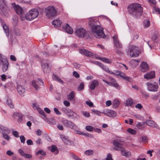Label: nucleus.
I'll return each instance as SVG.
<instances>
[{
    "label": "nucleus",
    "mask_w": 160,
    "mask_h": 160,
    "mask_svg": "<svg viewBox=\"0 0 160 160\" xmlns=\"http://www.w3.org/2000/svg\"><path fill=\"white\" fill-rule=\"evenodd\" d=\"M73 75L76 78H78L80 77L79 74L76 71H74L73 72Z\"/></svg>",
    "instance_id": "5fc2aeb1"
},
{
    "label": "nucleus",
    "mask_w": 160,
    "mask_h": 160,
    "mask_svg": "<svg viewBox=\"0 0 160 160\" xmlns=\"http://www.w3.org/2000/svg\"><path fill=\"white\" fill-rule=\"evenodd\" d=\"M18 152L20 155L22 157H23L24 155L25 154L23 150H22L21 149H19L18 150Z\"/></svg>",
    "instance_id": "864d4df0"
},
{
    "label": "nucleus",
    "mask_w": 160,
    "mask_h": 160,
    "mask_svg": "<svg viewBox=\"0 0 160 160\" xmlns=\"http://www.w3.org/2000/svg\"><path fill=\"white\" fill-rule=\"evenodd\" d=\"M75 96V93L73 91H72L69 95L67 96V98L69 100L73 99Z\"/></svg>",
    "instance_id": "72a5a7b5"
},
{
    "label": "nucleus",
    "mask_w": 160,
    "mask_h": 160,
    "mask_svg": "<svg viewBox=\"0 0 160 160\" xmlns=\"http://www.w3.org/2000/svg\"><path fill=\"white\" fill-rule=\"evenodd\" d=\"M46 15L49 18L55 16L57 12L54 8L53 6H49L45 9Z\"/></svg>",
    "instance_id": "423d86ee"
},
{
    "label": "nucleus",
    "mask_w": 160,
    "mask_h": 160,
    "mask_svg": "<svg viewBox=\"0 0 160 160\" xmlns=\"http://www.w3.org/2000/svg\"><path fill=\"white\" fill-rule=\"evenodd\" d=\"M14 10L16 13L20 17H22L23 16L24 14L23 10L20 6L18 5L15 6Z\"/></svg>",
    "instance_id": "4468645a"
},
{
    "label": "nucleus",
    "mask_w": 160,
    "mask_h": 160,
    "mask_svg": "<svg viewBox=\"0 0 160 160\" xmlns=\"http://www.w3.org/2000/svg\"><path fill=\"white\" fill-rule=\"evenodd\" d=\"M99 82L97 80H94L91 83L90 86V88L91 90H94L95 87L98 85Z\"/></svg>",
    "instance_id": "393cba45"
},
{
    "label": "nucleus",
    "mask_w": 160,
    "mask_h": 160,
    "mask_svg": "<svg viewBox=\"0 0 160 160\" xmlns=\"http://www.w3.org/2000/svg\"><path fill=\"white\" fill-rule=\"evenodd\" d=\"M114 43L116 48V52L117 54L120 55L123 53L122 49V44L119 41L117 36L114 35L112 37Z\"/></svg>",
    "instance_id": "7ed1b4c3"
},
{
    "label": "nucleus",
    "mask_w": 160,
    "mask_h": 160,
    "mask_svg": "<svg viewBox=\"0 0 160 160\" xmlns=\"http://www.w3.org/2000/svg\"><path fill=\"white\" fill-rule=\"evenodd\" d=\"M62 122L64 126L67 128L73 129L76 127V126L70 121L64 119L62 121Z\"/></svg>",
    "instance_id": "1a4fd4ad"
},
{
    "label": "nucleus",
    "mask_w": 160,
    "mask_h": 160,
    "mask_svg": "<svg viewBox=\"0 0 160 160\" xmlns=\"http://www.w3.org/2000/svg\"><path fill=\"white\" fill-rule=\"evenodd\" d=\"M86 129L88 131H92L93 128L90 126H87L86 127Z\"/></svg>",
    "instance_id": "de8ad7c7"
},
{
    "label": "nucleus",
    "mask_w": 160,
    "mask_h": 160,
    "mask_svg": "<svg viewBox=\"0 0 160 160\" xmlns=\"http://www.w3.org/2000/svg\"><path fill=\"white\" fill-rule=\"evenodd\" d=\"M63 103L66 106L68 107L70 106V103L68 101H64L63 102Z\"/></svg>",
    "instance_id": "774afa93"
},
{
    "label": "nucleus",
    "mask_w": 160,
    "mask_h": 160,
    "mask_svg": "<svg viewBox=\"0 0 160 160\" xmlns=\"http://www.w3.org/2000/svg\"><path fill=\"white\" fill-rule=\"evenodd\" d=\"M128 10L129 14L136 17L142 12L143 8L141 4L138 3H133L128 6Z\"/></svg>",
    "instance_id": "f03ea898"
},
{
    "label": "nucleus",
    "mask_w": 160,
    "mask_h": 160,
    "mask_svg": "<svg viewBox=\"0 0 160 160\" xmlns=\"http://www.w3.org/2000/svg\"><path fill=\"white\" fill-rule=\"evenodd\" d=\"M113 144L115 146L117 147V148H114L115 150L119 151L121 152L125 151V148L122 147V144L117 140H114L113 141Z\"/></svg>",
    "instance_id": "f8f14e48"
},
{
    "label": "nucleus",
    "mask_w": 160,
    "mask_h": 160,
    "mask_svg": "<svg viewBox=\"0 0 160 160\" xmlns=\"http://www.w3.org/2000/svg\"><path fill=\"white\" fill-rule=\"evenodd\" d=\"M61 138L65 144L69 145L71 144L72 142L68 138L64 136H61Z\"/></svg>",
    "instance_id": "412c9836"
},
{
    "label": "nucleus",
    "mask_w": 160,
    "mask_h": 160,
    "mask_svg": "<svg viewBox=\"0 0 160 160\" xmlns=\"http://www.w3.org/2000/svg\"><path fill=\"white\" fill-rule=\"evenodd\" d=\"M6 154L8 156H11L14 154V153L13 152L9 150L7 152Z\"/></svg>",
    "instance_id": "69168bd1"
},
{
    "label": "nucleus",
    "mask_w": 160,
    "mask_h": 160,
    "mask_svg": "<svg viewBox=\"0 0 160 160\" xmlns=\"http://www.w3.org/2000/svg\"><path fill=\"white\" fill-rule=\"evenodd\" d=\"M5 32L6 36L8 37L9 35V31L8 27L6 24H3L2 26Z\"/></svg>",
    "instance_id": "c85d7f7f"
},
{
    "label": "nucleus",
    "mask_w": 160,
    "mask_h": 160,
    "mask_svg": "<svg viewBox=\"0 0 160 160\" xmlns=\"http://www.w3.org/2000/svg\"><path fill=\"white\" fill-rule=\"evenodd\" d=\"M146 85L148 91L153 92H156L158 91V86L156 82H148Z\"/></svg>",
    "instance_id": "0eeeda50"
},
{
    "label": "nucleus",
    "mask_w": 160,
    "mask_h": 160,
    "mask_svg": "<svg viewBox=\"0 0 160 160\" xmlns=\"http://www.w3.org/2000/svg\"><path fill=\"white\" fill-rule=\"evenodd\" d=\"M97 20L91 19L88 22L89 26L92 32L96 33L99 38H104L106 35L103 32V29L100 26L98 25Z\"/></svg>",
    "instance_id": "f257e3e1"
},
{
    "label": "nucleus",
    "mask_w": 160,
    "mask_h": 160,
    "mask_svg": "<svg viewBox=\"0 0 160 160\" xmlns=\"http://www.w3.org/2000/svg\"><path fill=\"white\" fill-rule=\"evenodd\" d=\"M13 118H18V121H21L22 119V115L20 113L16 112H14L13 115Z\"/></svg>",
    "instance_id": "b1692460"
},
{
    "label": "nucleus",
    "mask_w": 160,
    "mask_h": 160,
    "mask_svg": "<svg viewBox=\"0 0 160 160\" xmlns=\"http://www.w3.org/2000/svg\"><path fill=\"white\" fill-rule=\"evenodd\" d=\"M76 35L78 37L82 38L86 33V31L83 28H81L76 30L75 32Z\"/></svg>",
    "instance_id": "9b49d317"
},
{
    "label": "nucleus",
    "mask_w": 160,
    "mask_h": 160,
    "mask_svg": "<svg viewBox=\"0 0 160 160\" xmlns=\"http://www.w3.org/2000/svg\"><path fill=\"white\" fill-rule=\"evenodd\" d=\"M98 59L101 60L102 61H103L106 63H110L111 61L108 58H100L99 57L98 58Z\"/></svg>",
    "instance_id": "2f4dec72"
},
{
    "label": "nucleus",
    "mask_w": 160,
    "mask_h": 160,
    "mask_svg": "<svg viewBox=\"0 0 160 160\" xmlns=\"http://www.w3.org/2000/svg\"><path fill=\"white\" fill-rule=\"evenodd\" d=\"M112 156L110 154H108L106 160H113Z\"/></svg>",
    "instance_id": "338daca9"
},
{
    "label": "nucleus",
    "mask_w": 160,
    "mask_h": 160,
    "mask_svg": "<svg viewBox=\"0 0 160 160\" xmlns=\"http://www.w3.org/2000/svg\"><path fill=\"white\" fill-rule=\"evenodd\" d=\"M84 153L87 155H90L93 154V151L92 150H88L86 151Z\"/></svg>",
    "instance_id": "58836bf2"
},
{
    "label": "nucleus",
    "mask_w": 160,
    "mask_h": 160,
    "mask_svg": "<svg viewBox=\"0 0 160 160\" xmlns=\"http://www.w3.org/2000/svg\"><path fill=\"white\" fill-rule=\"evenodd\" d=\"M127 131L129 133L133 135H135L137 133V131L136 130L133 129L131 128H129L128 129Z\"/></svg>",
    "instance_id": "4c0bfd02"
},
{
    "label": "nucleus",
    "mask_w": 160,
    "mask_h": 160,
    "mask_svg": "<svg viewBox=\"0 0 160 160\" xmlns=\"http://www.w3.org/2000/svg\"><path fill=\"white\" fill-rule=\"evenodd\" d=\"M92 112H94V113L96 114L97 115L99 116H101V112L100 111L94 109L92 110Z\"/></svg>",
    "instance_id": "603ef678"
},
{
    "label": "nucleus",
    "mask_w": 160,
    "mask_h": 160,
    "mask_svg": "<svg viewBox=\"0 0 160 160\" xmlns=\"http://www.w3.org/2000/svg\"><path fill=\"white\" fill-rule=\"evenodd\" d=\"M102 113L110 117H114L116 116V113L113 110L109 109L104 110Z\"/></svg>",
    "instance_id": "ddd939ff"
},
{
    "label": "nucleus",
    "mask_w": 160,
    "mask_h": 160,
    "mask_svg": "<svg viewBox=\"0 0 160 160\" xmlns=\"http://www.w3.org/2000/svg\"><path fill=\"white\" fill-rule=\"evenodd\" d=\"M63 29L65 30L67 33L72 34L73 32V30L70 26L67 24L63 28Z\"/></svg>",
    "instance_id": "5701e85b"
},
{
    "label": "nucleus",
    "mask_w": 160,
    "mask_h": 160,
    "mask_svg": "<svg viewBox=\"0 0 160 160\" xmlns=\"http://www.w3.org/2000/svg\"><path fill=\"white\" fill-rule=\"evenodd\" d=\"M61 23V22L58 19L55 20L52 22V24L55 27H60Z\"/></svg>",
    "instance_id": "a878e982"
},
{
    "label": "nucleus",
    "mask_w": 160,
    "mask_h": 160,
    "mask_svg": "<svg viewBox=\"0 0 160 160\" xmlns=\"http://www.w3.org/2000/svg\"><path fill=\"white\" fill-rule=\"evenodd\" d=\"M17 90L19 94L22 96H24V93L25 92V89L22 85H18L17 87Z\"/></svg>",
    "instance_id": "6ab92c4d"
},
{
    "label": "nucleus",
    "mask_w": 160,
    "mask_h": 160,
    "mask_svg": "<svg viewBox=\"0 0 160 160\" xmlns=\"http://www.w3.org/2000/svg\"><path fill=\"white\" fill-rule=\"evenodd\" d=\"M39 154H41L43 156H44L46 154V152L43 151L39 150L36 152V155H38Z\"/></svg>",
    "instance_id": "37998d69"
},
{
    "label": "nucleus",
    "mask_w": 160,
    "mask_h": 160,
    "mask_svg": "<svg viewBox=\"0 0 160 160\" xmlns=\"http://www.w3.org/2000/svg\"><path fill=\"white\" fill-rule=\"evenodd\" d=\"M135 108H138L139 109H141L142 108V106L140 103H138L136 105Z\"/></svg>",
    "instance_id": "0e129e2a"
},
{
    "label": "nucleus",
    "mask_w": 160,
    "mask_h": 160,
    "mask_svg": "<svg viewBox=\"0 0 160 160\" xmlns=\"http://www.w3.org/2000/svg\"><path fill=\"white\" fill-rule=\"evenodd\" d=\"M119 101L117 99H115L113 102V107L116 108L119 104Z\"/></svg>",
    "instance_id": "7c9ffc66"
},
{
    "label": "nucleus",
    "mask_w": 160,
    "mask_h": 160,
    "mask_svg": "<svg viewBox=\"0 0 160 160\" xmlns=\"http://www.w3.org/2000/svg\"><path fill=\"white\" fill-rule=\"evenodd\" d=\"M42 67L44 73H49L50 72L51 69L49 68L48 64L44 63H42Z\"/></svg>",
    "instance_id": "2eb2a0df"
},
{
    "label": "nucleus",
    "mask_w": 160,
    "mask_h": 160,
    "mask_svg": "<svg viewBox=\"0 0 160 160\" xmlns=\"http://www.w3.org/2000/svg\"><path fill=\"white\" fill-rule=\"evenodd\" d=\"M86 103L87 105L89 106L90 107H92L93 106V104L90 101H87L86 102Z\"/></svg>",
    "instance_id": "4d7b16f0"
},
{
    "label": "nucleus",
    "mask_w": 160,
    "mask_h": 160,
    "mask_svg": "<svg viewBox=\"0 0 160 160\" xmlns=\"http://www.w3.org/2000/svg\"><path fill=\"white\" fill-rule=\"evenodd\" d=\"M23 157H24L25 158H26L30 159L32 158V155H31L25 153Z\"/></svg>",
    "instance_id": "680f3d73"
},
{
    "label": "nucleus",
    "mask_w": 160,
    "mask_h": 160,
    "mask_svg": "<svg viewBox=\"0 0 160 160\" xmlns=\"http://www.w3.org/2000/svg\"><path fill=\"white\" fill-rule=\"evenodd\" d=\"M79 52L81 54L84 55L86 57L93 58L94 57V54L91 52L86 49H80L79 50Z\"/></svg>",
    "instance_id": "9d476101"
},
{
    "label": "nucleus",
    "mask_w": 160,
    "mask_h": 160,
    "mask_svg": "<svg viewBox=\"0 0 160 160\" xmlns=\"http://www.w3.org/2000/svg\"><path fill=\"white\" fill-rule=\"evenodd\" d=\"M95 63L97 64H98L99 65V66L101 67L102 69L104 67V66L102 64V63H101L100 62H95Z\"/></svg>",
    "instance_id": "e2e57ef3"
},
{
    "label": "nucleus",
    "mask_w": 160,
    "mask_h": 160,
    "mask_svg": "<svg viewBox=\"0 0 160 160\" xmlns=\"http://www.w3.org/2000/svg\"><path fill=\"white\" fill-rule=\"evenodd\" d=\"M141 67V71L143 72L147 71L149 69L148 65L146 62H142Z\"/></svg>",
    "instance_id": "f3484780"
},
{
    "label": "nucleus",
    "mask_w": 160,
    "mask_h": 160,
    "mask_svg": "<svg viewBox=\"0 0 160 160\" xmlns=\"http://www.w3.org/2000/svg\"><path fill=\"white\" fill-rule=\"evenodd\" d=\"M38 11L37 9H32L25 15V18L27 20H32L38 17Z\"/></svg>",
    "instance_id": "20e7f679"
},
{
    "label": "nucleus",
    "mask_w": 160,
    "mask_h": 160,
    "mask_svg": "<svg viewBox=\"0 0 160 160\" xmlns=\"http://www.w3.org/2000/svg\"><path fill=\"white\" fill-rule=\"evenodd\" d=\"M122 154L125 157H129L131 156V153L130 152H122Z\"/></svg>",
    "instance_id": "ea45409f"
},
{
    "label": "nucleus",
    "mask_w": 160,
    "mask_h": 160,
    "mask_svg": "<svg viewBox=\"0 0 160 160\" xmlns=\"http://www.w3.org/2000/svg\"><path fill=\"white\" fill-rule=\"evenodd\" d=\"M53 79L56 80L57 81L59 82L62 83L63 82V81L57 75L53 74L52 76Z\"/></svg>",
    "instance_id": "c9c22d12"
},
{
    "label": "nucleus",
    "mask_w": 160,
    "mask_h": 160,
    "mask_svg": "<svg viewBox=\"0 0 160 160\" xmlns=\"http://www.w3.org/2000/svg\"><path fill=\"white\" fill-rule=\"evenodd\" d=\"M51 150L52 152H54L55 151H57V153H56V154L58 153V152L57 151V147L55 145H52V146Z\"/></svg>",
    "instance_id": "a19ab883"
},
{
    "label": "nucleus",
    "mask_w": 160,
    "mask_h": 160,
    "mask_svg": "<svg viewBox=\"0 0 160 160\" xmlns=\"http://www.w3.org/2000/svg\"><path fill=\"white\" fill-rule=\"evenodd\" d=\"M130 55L131 57H137L140 53L139 48L133 45L129 47Z\"/></svg>",
    "instance_id": "39448f33"
},
{
    "label": "nucleus",
    "mask_w": 160,
    "mask_h": 160,
    "mask_svg": "<svg viewBox=\"0 0 160 160\" xmlns=\"http://www.w3.org/2000/svg\"><path fill=\"white\" fill-rule=\"evenodd\" d=\"M12 134L16 138H18L19 136L18 135V133L17 131H13Z\"/></svg>",
    "instance_id": "13d9d810"
},
{
    "label": "nucleus",
    "mask_w": 160,
    "mask_h": 160,
    "mask_svg": "<svg viewBox=\"0 0 160 160\" xmlns=\"http://www.w3.org/2000/svg\"><path fill=\"white\" fill-rule=\"evenodd\" d=\"M20 138L21 142L24 144L25 143V138L24 136L23 135H21L20 137Z\"/></svg>",
    "instance_id": "09e8293b"
},
{
    "label": "nucleus",
    "mask_w": 160,
    "mask_h": 160,
    "mask_svg": "<svg viewBox=\"0 0 160 160\" xmlns=\"http://www.w3.org/2000/svg\"><path fill=\"white\" fill-rule=\"evenodd\" d=\"M150 25V22L149 20H144L143 22V25L146 28H148Z\"/></svg>",
    "instance_id": "f704fd0d"
},
{
    "label": "nucleus",
    "mask_w": 160,
    "mask_h": 160,
    "mask_svg": "<svg viewBox=\"0 0 160 160\" xmlns=\"http://www.w3.org/2000/svg\"><path fill=\"white\" fill-rule=\"evenodd\" d=\"M3 136L4 138L7 140H9L10 139L9 137L6 133H3Z\"/></svg>",
    "instance_id": "6e6d98bb"
},
{
    "label": "nucleus",
    "mask_w": 160,
    "mask_h": 160,
    "mask_svg": "<svg viewBox=\"0 0 160 160\" xmlns=\"http://www.w3.org/2000/svg\"><path fill=\"white\" fill-rule=\"evenodd\" d=\"M146 123L150 127L154 128H157V125L152 120H147L146 122Z\"/></svg>",
    "instance_id": "4be33fe9"
},
{
    "label": "nucleus",
    "mask_w": 160,
    "mask_h": 160,
    "mask_svg": "<svg viewBox=\"0 0 160 160\" xmlns=\"http://www.w3.org/2000/svg\"><path fill=\"white\" fill-rule=\"evenodd\" d=\"M53 110L57 115H61V113L59 112L58 109L57 108H54Z\"/></svg>",
    "instance_id": "bf43d9fd"
},
{
    "label": "nucleus",
    "mask_w": 160,
    "mask_h": 160,
    "mask_svg": "<svg viewBox=\"0 0 160 160\" xmlns=\"http://www.w3.org/2000/svg\"><path fill=\"white\" fill-rule=\"evenodd\" d=\"M73 66L76 69H79L81 67V65L77 63H74L73 64Z\"/></svg>",
    "instance_id": "3c124183"
},
{
    "label": "nucleus",
    "mask_w": 160,
    "mask_h": 160,
    "mask_svg": "<svg viewBox=\"0 0 160 160\" xmlns=\"http://www.w3.org/2000/svg\"><path fill=\"white\" fill-rule=\"evenodd\" d=\"M27 143L28 145H33V142L31 139H28L27 141Z\"/></svg>",
    "instance_id": "052dcab7"
},
{
    "label": "nucleus",
    "mask_w": 160,
    "mask_h": 160,
    "mask_svg": "<svg viewBox=\"0 0 160 160\" xmlns=\"http://www.w3.org/2000/svg\"><path fill=\"white\" fill-rule=\"evenodd\" d=\"M111 82H110L109 85L115 87L116 88L118 89H120L121 88L120 86L118 84L116 80L114 78H112L111 79Z\"/></svg>",
    "instance_id": "dca6fc26"
},
{
    "label": "nucleus",
    "mask_w": 160,
    "mask_h": 160,
    "mask_svg": "<svg viewBox=\"0 0 160 160\" xmlns=\"http://www.w3.org/2000/svg\"><path fill=\"white\" fill-rule=\"evenodd\" d=\"M37 110H38L39 113L43 116L44 117L43 119H46V115L44 111L41 109V108H37Z\"/></svg>",
    "instance_id": "c756f323"
},
{
    "label": "nucleus",
    "mask_w": 160,
    "mask_h": 160,
    "mask_svg": "<svg viewBox=\"0 0 160 160\" xmlns=\"http://www.w3.org/2000/svg\"><path fill=\"white\" fill-rule=\"evenodd\" d=\"M32 86L35 88L36 90H38L39 88L38 86L36 84V82L35 81L33 80L32 81Z\"/></svg>",
    "instance_id": "e433bc0d"
},
{
    "label": "nucleus",
    "mask_w": 160,
    "mask_h": 160,
    "mask_svg": "<svg viewBox=\"0 0 160 160\" xmlns=\"http://www.w3.org/2000/svg\"><path fill=\"white\" fill-rule=\"evenodd\" d=\"M145 124L146 122H141L138 123L136 125V126L139 129H142L145 128Z\"/></svg>",
    "instance_id": "bb28decb"
},
{
    "label": "nucleus",
    "mask_w": 160,
    "mask_h": 160,
    "mask_svg": "<svg viewBox=\"0 0 160 160\" xmlns=\"http://www.w3.org/2000/svg\"><path fill=\"white\" fill-rule=\"evenodd\" d=\"M142 141L145 143H147L148 141V139L146 136L142 137H141Z\"/></svg>",
    "instance_id": "8fccbe9b"
},
{
    "label": "nucleus",
    "mask_w": 160,
    "mask_h": 160,
    "mask_svg": "<svg viewBox=\"0 0 160 160\" xmlns=\"http://www.w3.org/2000/svg\"><path fill=\"white\" fill-rule=\"evenodd\" d=\"M82 113L83 115L85 117L88 118L90 117V114L88 112L86 111H83L82 112Z\"/></svg>",
    "instance_id": "49530a36"
},
{
    "label": "nucleus",
    "mask_w": 160,
    "mask_h": 160,
    "mask_svg": "<svg viewBox=\"0 0 160 160\" xmlns=\"http://www.w3.org/2000/svg\"><path fill=\"white\" fill-rule=\"evenodd\" d=\"M133 104V101L132 98H130L126 100L125 105L127 106H131Z\"/></svg>",
    "instance_id": "cd10ccee"
},
{
    "label": "nucleus",
    "mask_w": 160,
    "mask_h": 160,
    "mask_svg": "<svg viewBox=\"0 0 160 160\" xmlns=\"http://www.w3.org/2000/svg\"><path fill=\"white\" fill-rule=\"evenodd\" d=\"M2 54H0V62L2 64V71L4 72L7 70L9 63L7 58L2 57Z\"/></svg>",
    "instance_id": "6e6552de"
},
{
    "label": "nucleus",
    "mask_w": 160,
    "mask_h": 160,
    "mask_svg": "<svg viewBox=\"0 0 160 160\" xmlns=\"http://www.w3.org/2000/svg\"><path fill=\"white\" fill-rule=\"evenodd\" d=\"M155 76L154 72L152 71L144 75V78L148 80L154 78Z\"/></svg>",
    "instance_id": "aec40b11"
},
{
    "label": "nucleus",
    "mask_w": 160,
    "mask_h": 160,
    "mask_svg": "<svg viewBox=\"0 0 160 160\" xmlns=\"http://www.w3.org/2000/svg\"><path fill=\"white\" fill-rule=\"evenodd\" d=\"M67 115L69 117L73 119H78L79 118V116L75 112L70 109Z\"/></svg>",
    "instance_id": "a211bd4d"
},
{
    "label": "nucleus",
    "mask_w": 160,
    "mask_h": 160,
    "mask_svg": "<svg viewBox=\"0 0 160 160\" xmlns=\"http://www.w3.org/2000/svg\"><path fill=\"white\" fill-rule=\"evenodd\" d=\"M7 103L12 108H14V105L13 104L11 100L10 99H8L7 101Z\"/></svg>",
    "instance_id": "473e14b6"
},
{
    "label": "nucleus",
    "mask_w": 160,
    "mask_h": 160,
    "mask_svg": "<svg viewBox=\"0 0 160 160\" xmlns=\"http://www.w3.org/2000/svg\"><path fill=\"white\" fill-rule=\"evenodd\" d=\"M72 157L75 160H82L79 158L78 156L75 155L74 153H72L71 154Z\"/></svg>",
    "instance_id": "a18cd8bd"
},
{
    "label": "nucleus",
    "mask_w": 160,
    "mask_h": 160,
    "mask_svg": "<svg viewBox=\"0 0 160 160\" xmlns=\"http://www.w3.org/2000/svg\"><path fill=\"white\" fill-rule=\"evenodd\" d=\"M84 88V84L83 82H82L78 86V91H81Z\"/></svg>",
    "instance_id": "79ce46f5"
},
{
    "label": "nucleus",
    "mask_w": 160,
    "mask_h": 160,
    "mask_svg": "<svg viewBox=\"0 0 160 160\" xmlns=\"http://www.w3.org/2000/svg\"><path fill=\"white\" fill-rule=\"evenodd\" d=\"M70 110V109L67 108H63L62 109L63 112L66 114H67L68 113V112Z\"/></svg>",
    "instance_id": "c03bdc74"
}]
</instances>
